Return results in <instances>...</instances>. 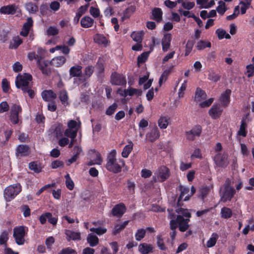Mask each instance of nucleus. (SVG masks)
I'll list each match as a JSON object with an SVG mask.
<instances>
[{
    "mask_svg": "<svg viewBox=\"0 0 254 254\" xmlns=\"http://www.w3.org/2000/svg\"><path fill=\"white\" fill-rule=\"evenodd\" d=\"M116 154V151L112 150L107 156L106 165V169L114 173L120 172L122 167L125 165V162L123 159H117Z\"/></svg>",
    "mask_w": 254,
    "mask_h": 254,
    "instance_id": "f257e3e1",
    "label": "nucleus"
},
{
    "mask_svg": "<svg viewBox=\"0 0 254 254\" xmlns=\"http://www.w3.org/2000/svg\"><path fill=\"white\" fill-rule=\"evenodd\" d=\"M32 77L31 74L27 73L18 74L16 77L15 85L17 88L21 90L26 89L29 86L32 85L31 81Z\"/></svg>",
    "mask_w": 254,
    "mask_h": 254,
    "instance_id": "f03ea898",
    "label": "nucleus"
},
{
    "mask_svg": "<svg viewBox=\"0 0 254 254\" xmlns=\"http://www.w3.org/2000/svg\"><path fill=\"white\" fill-rule=\"evenodd\" d=\"M21 191L20 184H13L6 187L4 190V197L6 201H10Z\"/></svg>",
    "mask_w": 254,
    "mask_h": 254,
    "instance_id": "7ed1b4c3",
    "label": "nucleus"
},
{
    "mask_svg": "<svg viewBox=\"0 0 254 254\" xmlns=\"http://www.w3.org/2000/svg\"><path fill=\"white\" fill-rule=\"evenodd\" d=\"M170 175V170L167 167L160 166L154 172L152 177L153 181L154 182H164L169 178Z\"/></svg>",
    "mask_w": 254,
    "mask_h": 254,
    "instance_id": "20e7f679",
    "label": "nucleus"
},
{
    "mask_svg": "<svg viewBox=\"0 0 254 254\" xmlns=\"http://www.w3.org/2000/svg\"><path fill=\"white\" fill-rule=\"evenodd\" d=\"M27 231L28 228L24 226L16 227L13 229V237L17 245H22L24 244V237Z\"/></svg>",
    "mask_w": 254,
    "mask_h": 254,
    "instance_id": "39448f33",
    "label": "nucleus"
},
{
    "mask_svg": "<svg viewBox=\"0 0 254 254\" xmlns=\"http://www.w3.org/2000/svg\"><path fill=\"white\" fill-rule=\"evenodd\" d=\"M22 112V108L20 105H13L10 111L9 120L13 124H17L19 122V114Z\"/></svg>",
    "mask_w": 254,
    "mask_h": 254,
    "instance_id": "423d86ee",
    "label": "nucleus"
},
{
    "mask_svg": "<svg viewBox=\"0 0 254 254\" xmlns=\"http://www.w3.org/2000/svg\"><path fill=\"white\" fill-rule=\"evenodd\" d=\"M236 193L235 189H222L220 191V200L223 202L231 201Z\"/></svg>",
    "mask_w": 254,
    "mask_h": 254,
    "instance_id": "0eeeda50",
    "label": "nucleus"
},
{
    "mask_svg": "<svg viewBox=\"0 0 254 254\" xmlns=\"http://www.w3.org/2000/svg\"><path fill=\"white\" fill-rule=\"evenodd\" d=\"M215 164L221 167H226L229 164L228 154L225 153H217L214 157Z\"/></svg>",
    "mask_w": 254,
    "mask_h": 254,
    "instance_id": "6e6552de",
    "label": "nucleus"
},
{
    "mask_svg": "<svg viewBox=\"0 0 254 254\" xmlns=\"http://www.w3.org/2000/svg\"><path fill=\"white\" fill-rule=\"evenodd\" d=\"M202 129L200 126H195L190 130L186 132V138L188 140L192 141L195 137L200 135Z\"/></svg>",
    "mask_w": 254,
    "mask_h": 254,
    "instance_id": "1a4fd4ad",
    "label": "nucleus"
},
{
    "mask_svg": "<svg viewBox=\"0 0 254 254\" xmlns=\"http://www.w3.org/2000/svg\"><path fill=\"white\" fill-rule=\"evenodd\" d=\"M223 109L219 104H214L209 111V116L213 119H216L221 115Z\"/></svg>",
    "mask_w": 254,
    "mask_h": 254,
    "instance_id": "9d476101",
    "label": "nucleus"
},
{
    "mask_svg": "<svg viewBox=\"0 0 254 254\" xmlns=\"http://www.w3.org/2000/svg\"><path fill=\"white\" fill-rule=\"evenodd\" d=\"M177 221L178 223V227L180 231L185 232L188 229L189 227L188 223L190 221V219H185L180 215L177 216Z\"/></svg>",
    "mask_w": 254,
    "mask_h": 254,
    "instance_id": "9b49d317",
    "label": "nucleus"
},
{
    "mask_svg": "<svg viewBox=\"0 0 254 254\" xmlns=\"http://www.w3.org/2000/svg\"><path fill=\"white\" fill-rule=\"evenodd\" d=\"M37 64L43 74L48 75L51 73V69L48 67L51 64L50 61L39 60L37 61Z\"/></svg>",
    "mask_w": 254,
    "mask_h": 254,
    "instance_id": "f8f14e48",
    "label": "nucleus"
},
{
    "mask_svg": "<svg viewBox=\"0 0 254 254\" xmlns=\"http://www.w3.org/2000/svg\"><path fill=\"white\" fill-rule=\"evenodd\" d=\"M15 154L17 157L27 156L30 154V147L27 145H19L16 147Z\"/></svg>",
    "mask_w": 254,
    "mask_h": 254,
    "instance_id": "ddd939ff",
    "label": "nucleus"
},
{
    "mask_svg": "<svg viewBox=\"0 0 254 254\" xmlns=\"http://www.w3.org/2000/svg\"><path fill=\"white\" fill-rule=\"evenodd\" d=\"M111 82L116 85H124L126 84V79L124 76L114 73L111 76Z\"/></svg>",
    "mask_w": 254,
    "mask_h": 254,
    "instance_id": "4468645a",
    "label": "nucleus"
},
{
    "mask_svg": "<svg viewBox=\"0 0 254 254\" xmlns=\"http://www.w3.org/2000/svg\"><path fill=\"white\" fill-rule=\"evenodd\" d=\"M172 40V35L170 33H166L164 35L163 38L161 41L162 46V51L163 52H167L170 46Z\"/></svg>",
    "mask_w": 254,
    "mask_h": 254,
    "instance_id": "2eb2a0df",
    "label": "nucleus"
},
{
    "mask_svg": "<svg viewBox=\"0 0 254 254\" xmlns=\"http://www.w3.org/2000/svg\"><path fill=\"white\" fill-rule=\"evenodd\" d=\"M126 207L125 204L121 203L116 205L112 210L113 215L117 217H121L126 212Z\"/></svg>",
    "mask_w": 254,
    "mask_h": 254,
    "instance_id": "dca6fc26",
    "label": "nucleus"
},
{
    "mask_svg": "<svg viewBox=\"0 0 254 254\" xmlns=\"http://www.w3.org/2000/svg\"><path fill=\"white\" fill-rule=\"evenodd\" d=\"M231 93V91L230 89H227L219 97V101L224 107H227L230 103Z\"/></svg>",
    "mask_w": 254,
    "mask_h": 254,
    "instance_id": "f3484780",
    "label": "nucleus"
},
{
    "mask_svg": "<svg viewBox=\"0 0 254 254\" xmlns=\"http://www.w3.org/2000/svg\"><path fill=\"white\" fill-rule=\"evenodd\" d=\"M51 130L53 135L59 138L63 135L64 127L62 124L57 123L51 127Z\"/></svg>",
    "mask_w": 254,
    "mask_h": 254,
    "instance_id": "a211bd4d",
    "label": "nucleus"
},
{
    "mask_svg": "<svg viewBox=\"0 0 254 254\" xmlns=\"http://www.w3.org/2000/svg\"><path fill=\"white\" fill-rule=\"evenodd\" d=\"M18 9L15 4L3 6L0 8V13L4 14H14Z\"/></svg>",
    "mask_w": 254,
    "mask_h": 254,
    "instance_id": "6ab92c4d",
    "label": "nucleus"
},
{
    "mask_svg": "<svg viewBox=\"0 0 254 254\" xmlns=\"http://www.w3.org/2000/svg\"><path fill=\"white\" fill-rule=\"evenodd\" d=\"M160 136L159 131L157 127L153 128L150 132L146 135V138L150 142H154Z\"/></svg>",
    "mask_w": 254,
    "mask_h": 254,
    "instance_id": "aec40b11",
    "label": "nucleus"
},
{
    "mask_svg": "<svg viewBox=\"0 0 254 254\" xmlns=\"http://www.w3.org/2000/svg\"><path fill=\"white\" fill-rule=\"evenodd\" d=\"M65 234L66 236V239L68 241L70 240H80V233L78 232H74L69 230H66L65 231Z\"/></svg>",
    "mask_w": 254,
    "mask_h": 254,
    "instance_id": "412c9836",
    "label": "nucleus"
},
{
    "mask_svg": "<svg viewBox=\"0 0 254 254\" xmlns=\"http://www.w3.org/2000/svg\"><path fill=\"white\" fill-rule=\"evenodd\" d=\"M94 23L93 19L89 16H84L81 18L80 21L81 26L83 28H89L93 26Z\"/></svg>",
    "mask_w": 254,
    "mask_h": 254,
    "instance_id": "4be33fe9",
    "label": "nucleus"
},
{
    "mask_svg": "<svg viewBox=\"0 0 254 254\" xmlns=\"http://www.w3.org/2000/svg\"><path fill=\"white\" fill-rule=\"evenodd\" d=\"M42 98L46 101H50L55 99L56 97V94L52 90H45L41 94Z\"/></svg>",
    "mask_w": 254,
    "mask_h": 254,
    "instance_id": "5701e85b",
    "label": "nucleus"
},
{
    "mask_svg": "<svg viewBox=\"0 0 254 254\" xmlns=\"http://www.w3.org/2000/svg\"><path fill=\"white\" fill-rule=\"evenodd\" d=\"M82 67L79 65H75L70 67L69 75L71 77H78L81 74Z\"/></svg>",
    "mask_w": 254,
    "mask_h": 254,
    "instance_id": "b1692460",
    "label": "nucleus"
},
{
    "mask_svg": "<svg viewBox=\"0 0 254 254\" xmlns=\"http://www.w3.org/2000/svg\"><path fill=\"white\" fill-rule=\"evenodd\" d=\"M181 194L179 197V201L181 200L187 201L190 198V190L189 188L181 187L180 188Z\"/></svg>",
    "mask_w": 254,
    "mask_h": 254,
    "instance_id": "393cba45",
    "label": "nucleus"
},
{
    "mask_svg": "<svg viewBox=\"0 0 254 254\" xmlns=\"http://www.w3.org/2000/svg\"><path fill=\"white\" fill-rule=\"evenodd\" d=\"M170 119L168 116H161L158 121V125L161 129H165L167 127Z\"/></svg>",
    "mask_w": 254,
    "mask_h": 254,
    "instance_id": "a878e982",
    "label": "nucleus"
},
{
    "mask_svg": "<svg viewBox=\"0 0 254 254\" xmlns=\"http://www.w3.org/2000/svg\"><path fill=\"white\" fill-rule=\"evenodd\" d=\"M152 245L146 243L140 244L138 246V251L142 254H148L152 251Z\"/></svg>",
    "mask_w": 254,
    "mask_h": 254,
    "instance_id": "bb28decb",
    "label": "nucleus"
},
{
    "mask_svg": "<svg viewBox=\"0 0 254 254\" xmlns=\"http://www.w3.org/2000/svg\"><path fill=\"white\" fill-rule=\"evenodd\" d=\"M207 97L205 92L199 88H197L195 91L194 100L196 102H200Z\"/></svg>",
    "mask_w": 254,
    "mask_h": 254,
    "instance_id": "cd10ccee",
    "label": "nucleus"
},
{
    "mask_svg": "<svg viewBox=\"0 0 254 254\" xmlns=\"http://www.w3.org/2000/svg\"><path fill=\"white\" fill-rule=\"evenodd\" d=\"M152 14L153 17V19L157 22H159L162 20L163 12L161 8H154L152 10Z\"/></svg>",
    "mask_w": 254,
    "mask_h": 254,
    "instance_id": "c85d7f7f",
    "label": "nucleus"
},
{
    "mask_svg": "<svg viewBox=\"0 0 254 254\" xmlns=\"http://www.w3.org/2000/svg\"><path fill=\"white\" fill-rule=\"evenodd\" d=\"M66 59L64 57L60 56L56 57L50 61L51 64L57 67L63 65L65 62Z\"/></svg>",
    "mask_w": 254,
    "mask_h": 254,
    "instance_id": "c756f323",
    "label": "nucleus"
},
{
    "mask_svg": "<svg viewBox=\"0 0 254 254\" xmlns=\"http://www.w3.org/2000/svg\"><path fill=\"white\" fill-rule=\"evenodd\" d=\"M94 40L96 43L104 46H107L108 43V40L106 37L100 34H97L94 36Z\"/></svg>",
    "mask_w": 254,
    "mask_h": 254,
    "instance_id": "7c9ffc66",
    "label": "nucleus"
},
{
    "mask_svg": "<svg viewBox=\"0 0 254 254\" xmlns=\"http://www.w3.org/2000/svg\"><path fill=\"white\" fill-rule=\"evenodd\" d=\"M88 5L84 6H81L78 9L76 15L74 18L73 21L75 24H77L79 20L80 17L87 10Z\"/></svg>",
    "mask_w": 254,
    "mask_h": 254,
    "instance_id": "2f4dec72",
    "label": "nucleus"
},
{
    "mask_svg": "<svg viewBox=\"0 0 254 254\" xmlns=\"http://www.w3.org/2000/svg\"><path fill=\"white\" fill-rule=\"evenodd\" d=\"M87 241L90 247H95L98 245L99 239L96 236L90 233L87 237Z\"/></svg>",
    "mask_w": 254,
    "mask_h": 254,
    "instance_id": "473e14b6",
    "label": "nucleus"
},
{
    "mask_svg": "<svg viewBox=\"0 0 254 254\" xmlns=\"http://www.w3.org/2000/svg\"><path fill=\"white\" fill-rule=\"evenodd\" d=\"M173 67L174 65H172L169 69H166L163 71L159 80V84L160 86H161L162 84L167 80L168 76L171 73Z\"/></svg>",
    "mask_w": 254,
    "mask_h": 254,
    "instance_id": "72a5a7b5",
    "label": "nucleus"
},
{
    "mask_svg": "<svg viewBox=\"0 0 254 254\" xmlns=\"http://www.w3.org/2000/svg\"><path fill=\"white\" fill-rule=\"evenodd\" d=\"M128 221H125L123 223L116 224L114 228L113 234L114 235H117L121 231L124 229L128 223Z\"/></svg>",
    "mask_w": 254,
    "mask_h": 254,
    "instance_id": "f704fd0d",
    "label": "nucleus"
},
{
    "mask_svg": "<svg viewBox=\"0 0 254 254\" xmlns=\"http://www.w3.org/2000/svg\"><path fill=\"white\" fill-rule=\"evenodd\" d=\"M143 35L144 32L142 31L133 32L131 34V37L134 41L137 43H141Z\"/></svg>",
    "mask_w": 254,
    "mask_h": 254,
    "instance_id": "c9c22d12",
    "label": "nucleus"
},
{
    "mask_svg": "<svg viewBox=\"0 0 254 254\" xmlns=\"http://www.w3.org/2000/svg\"><path fill=\"white\" fill-rule=\"evenodd\" d=\"M133 148V143L131 142H129V144L126 145L123 149V150L122 153V156L124 158H127L129 153L132 150Z\"/></svg>",
    "mask_w": 254,
    "mask_h": 254,
    "instance_id": "e433bc0d",
    "label": "nucleus"
},
{
    "mask_svg": "<svg viewBox=\"0 0 254 254\" xmlns=\"http://www.w3.org/2000/svg\"><path fill=\"white\" fill-rule=\"evenodd\" d=\"M22 43V40L18 36L14 37L10 42L9 48L16 49Z\"/></svg>",
    "mask_w": 254,
    "mask_h": 254,
    "instance_id": "4c0bfd02",
    "label": "nucleus"
},
{
    "mask_svg": "<svg viewBox=\"0 0 254 254\" xmlns=\"http://www.w3.org/2000/svg\"><path fill=\"white\" fill-rule=\"evenodd\" d=\"M59 98L62 102V104L64 105V106H66L68 105V94L67 92L65 90H63L60 92Z\"/></svg>",
    "mask_w": 254,
    "mask_h": 254,
    "instance_id": "58836bf2",
    "label": "nucleus"
},
{
    "mask_svg": "<svg viewBox=\"0 0 254 254\" xmlns=\"http://www.w3.org/2000/svg\"><path fill=\"white\" fill-rule=\"evenodd\" d=\"M208 79L214 82H216L220 79V75L213 70H210L208 75Z\"/></svg>",
    "mask_w": 254,
    "mask_h": 254,
    "instance_id": "ea45409f",
    "label": "nucleus"
},
{
    "mask_svg": "<svg viewBox=\"0 0 254 254\" xmlns=\"http://www.w3.org/2000/svg\"><path fill=\"white\" fill-rule=\"evenodd\" d=\"M126 92L127 96L128 95L130 96H132L133 95L139 96H141L142 94V91L141 90L131 87L127 88Z\"/></svg>",
    "mask_w": 254,
    "mask_h": 254,
    "instance_id": "a19ab883",
    "label": "nucleus"
},
{
    "mask_svg": "<svg viewBox=\"0 0 254 254\" xmlns=\"http://www.w3.org/2000/svg\"><path fill=\"white\" fill-rule=\"evenodd\" d=\"M221 215L223 218L227 219L232 215L231 209L228 207H224L221 209Z\"/></svg>",
    "mask_w": 254,
    "mask_h": 254,
    "instance_id": "79ce46f5",
    "label": "nucleus"
},
{
    "mask_svg": "<svg viewBox=\"0 0 254 254\" xmlns=\"http://www.w3.org/2000/svg\"><path fill=\"white\" fill-rule=\"evenodd\" d=\"M211 46V43L207 41H199L196 44V48L198 50H201L205 48H210Z\"/></svg>",
    "mask_w": 254,
    "mask_h": 254,
    "instance_id": "37998d69",
    "label": "nucleus"
},
{
    "mask_svg": "<svg viewBox=\"0 0 254 254\" xmlns=\"http://www.w3.org/2000/svg\"><path fill=\"white\" fill-rule=\"evenodd\" d=\"M218 238V235L216 233H213L206 243L207 247L211 248L213 247L216 244Z\"/></svg>",
    "mask_w": 254,
    "mask_h": 254,
    "instance_id": "c03bdc74",
    "label": "nucleus"
},
{
    "mask_svg": "<svg viewBox=\"0 0 254 254\" xmlns=\"http://www.w3.org/2000/svg\"><path fill=\"white\" fill-rule=\"evenodd\" d=\"M176 212L178 214V215H181L182 217H185L186 218L190 219L191 217V214L189 210L183 208H178L176 209Z\"/></svg>",
    "mask_w": 254,
    "mask_h": 254,
    "instance_id": "a18cd8bd",
    "label": "nucleus"
},
{
    "mask_svg": "<svg viewBox=\"0 0 254 254\" xmlns=\"http://www.w3.org/2000/svg\"><path fill=\"white\" fill-rule=\"evenodd\" d=\"M59 33V29L55 26H51L46 30V34L48 36H56Z\"/></svg>",
    "mask_w": 254,
    "mask_h": 254,
    "instance_id": "49530a36",
    "label": "nucleus"
},
{
    "mask_svg": "<svg viewBox=\"0 0 254 254\" xmlns=\"http://www.w3.org/2000/svg\"><path fill=\"white\" fill-rule=\"evenodd\" d=\"M29 168L31 170L37 173H40L42 170V167L40 164L35 162H30L29 164Z\"/></svg>",
    "mask_w": 254,
    "mask_h": 254,
    "instance_id": "de8ad7c7",
    "label": "nucleus"
},
{
    "mask_svg": "<svg viewBox=\"0 0 254 254\" xmlns=\"http://www.w3.org/2000/svg\"><path fill=\"white\" fill-rule=\"evenodd\" d=\"M77 131L76 129H71L68 128L64 132L65 136L69 138H75L77 135Z\"/></svg>",
    "mask_w": 254,
    "mask_h": 254,
    "instance_id": "09e8293b",
    "label": "nucleus"
},
{
    "mask_svg": "<svg viewBox=\"0 0 254 254\" xmlns=\"http://www.w3.org/2000/svg\"><path fill=\"white\" fill-rule=\"evenodd\" d=\"M146 230L144 229H138L135 234V238L136 241H139L142 240L145 235Z\"/></svg>",
    "mask_w": 254,
    "mask_h": 254,
    "instance_id": "8fccbe9b",
    "label": "nucleus"
},
{
    "mask_svg": "<svg viewBox=\"0 0 254 254\" xmlns=\"http://www.w3.org/2000/svg\"><path fill=\"white\" fill-rule=\"evenodd\" d=\"M65 185L66 187L69 190H72L74 187V184L72 180L70 177V176L68 174H67L65 176Z\"/></svg>",
    "mask_w": 254,
    "mask_h": 254,
    "instance_id": "3c124183",
    "label": "nucleus"
},
{
    "mask_svg": "<svg viewBox=\"0 0 254 254\" xmlns=\"http://www.w3.org/2000/svg\"><path fill=\"white\" fill-rule=\"evenodd\" d=\"M25 7L29 13H33L38 10V7L32 2H29L25 4Z\"/></svg>",
    "mask_w": 254,
    "mask_h": 254,
    "instance_id": "603ef678",
    "label": "nucleus"
},
{
    "mask_svg": "<svg viewBox=\"0 0 254 254\" xmlns=\"http://www.w3.org/2000/svg\"><path fill=\"white\" fill-rule=\"evenodd\" d=\"M8 233L6 231L2 232L0 235V245H4L5 247L6 246V242L8 241Z\"/></svg>",
    "mask_w": 254,
    "mask_h": 254,
    "instance_id": "864d4df0",
    "label": "nucleus"
},
{
    "mask_svg": "<svg viewBox=\"0 0 254 254\" xmlns=\"http://www.w3.org/2000/svg\"><path fill=\"white\" fill-rule=\"evenodd\" d=\"M218 6L217 7V11L218 13L223 15L226 11V8L225 7V3L224 1L220 0L218 2Z\"/></svg>",
    "mask_w": 254,
    "mask_h": 254,
    "instance_id": "5fc2aeb1",
    "label": "nucleus"
},
{
    "mask_svg": "<svg viewBox=\"0 0 254 254\" xmlns=\"http://www.w3.org/2000/svg\"><path fill=\"white\" fill-rule=\"evenodd\" d=\"M90 231L95 233L98 235H101L105 234L107 232V229L104 227L91 228Z\"/></svg>",
    "mask_w": 254,
    "mask_h": 254,
    "instance_id": "6e6d98bb",
    "label": "nucleus"
},
{
    "mask_svg": "<svg viewBox=\"0 0 254 254\" xmlns=\"http://www.w3.org/2000/svg\"><path fill=\"white\" fill-rule=\"evenodd\" d=\"M157 244L160 250H165L166 249L161 235L157 236Z\"/></svg>",
    "mask_w": 254,
    "mask_h": 254,
    "instance_id": "4d7b16f0",
    "label": "nucleus"
},
{
    "mask_svg": "<svg viewBox=\"0 0 254 254\" xmlns=\"http://www.w3.org/2000/svg\"><path fill=\"white\" fill-rule=\"evenodd\" d=\"M246 127H247V124L246 123V122L244 120L242 121L240 130L238 131V134L243 136H246Z\"/></svg>",
    "mask_w": 254,
    "mask_h": 254,
    "instance_id": "13d9d810",
    "label": "nucleus"
},
{
    "mask_svg": "<svg viewBox=\"0 0 254 254\" xmlns=\"http://www.w3.org/2000/svg\"><path fill=\"white\" fill-rule=\"evenodd\" d=\"M80 123H77L74 120H70L67 123L68 128L71 129H76L77 130H78V128L80 127Z\"/></svg>",
    "mask_w": 254,
    "mask_h": 254,
    "instance_id": "bf43d9fd",
    "label": "nucleus"
},
{
    "mask_svg": "<svg viewBox=\"0 0 254 254\" xmlns=\"http://www.w3.org/2000/svg\"><path fill=\"white\" fill-rule=\"evenodd\" d=\"M187 80H185L184 82L182 84L178 92V97L181 98L184 96V91L187 88Z\"/></svg>",
    "mask_w": 254,
    "mask_h": 254,
    "instance_id": "052dcab7",
    "label": "nucleus"
},
{
    "mask_svg": "<svg viewBox=\"0 0 254 254\" xmlns=\"http://www.w3.org/2000/svg\"><path fill=\"white\" fill-rule=\"evenodd\" d=\"M136 8L133 5H131L127 8L126 10L124 12L123 18H127L129 17L130 15L127 14V12H130V13L132 14L135 11Z\"/></svg>",
    "mask_w": 254,
    "mask_h": 254,
    "instance_id": "680f3d73",
    "label": "nucleus"
},
{
    "mask_svg": "<svg viewBox=\"0 0 254 254\" xmlns=\"http://www.w3.org/2000/svg\"><path fill=\"white\" fill-rule=\"evenodd\" d=\"M117 107L118 105L116 103L113 104L107 109L106 114L109 116L113 115L116 110Z\"/></svg>",
    "mask_w": 254,
    "mask_h": 254,
    "instance_id": "e2e57ef3",
    "label": "nucleus"
},
{
    "mask_svg": "<svg viewBox=\"0 0 254 254\" xmlns=\"http://www.w3.org/2000/svg\"><path fill=\"white\" fill-rule=\"evenodd\" d=\"M94 71V67L92 65H89L85 68L84 72L85 76L86 78L90 77Z\"/></svg>",
    "mask_w": 254,
    "mask_h": 254,
    "instance_id": "0e129e2a",
    "label": "nucleus"
},
{
    "mask_svg": "<svg viewBox=\"0 0 254 254\" xmlns=\"http://www.w3.org/2000/svg\"><path fill=\"white\" fill-rule=\"evenodd\" d=\"M182 4L184 8L189 10L194 7L195 3L193 1L191 2L186 0L182 2Z\"/></svg>",
    "mask_w": 254,
    "mask_h": 254,
    "instance_id": "69168bd1",
    "label": "nucleus"
},
{
    "mask_svg": "<svg viewBox=\"0 0 254 254\" xmlns=\"http://www.w3.org/2000/svg\"><path fill=\"white\" fill-rule=\"evenodd\" d=\"M33 23L32 19L31 17H28L27 19V21L24 23L23 27L29 31L33 26Z\"/></svg>",
    "mask_w": 254,
    "mask_h": 254,
    "instance_id": "338daca9",
    "label": "nucleus"
},
{
    "mask_svg": "<svg viewBox=\"0 0 254 254\" xmlns=\"http://www.w3.org/2000/svg\"><path fill=\"white\" fill-rule=\"evenodd\" d=\"M59 254H76L75 250L69 247L62 249Z\"/></svg>",
    "mask_w": 254,
    "mask_h": 254,
    "instance_id": "774afa93",
    "label": "nucleus"
}]
</instances>
